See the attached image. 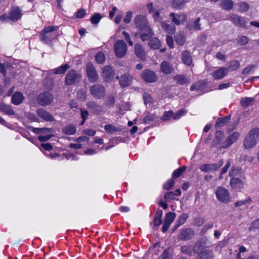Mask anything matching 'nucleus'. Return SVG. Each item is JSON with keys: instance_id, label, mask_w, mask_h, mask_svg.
<instances>
[{"instance_id": "63", "label": "nucleus", "mask_w": 259, "mask_h": 259, "mask_svg": "<svg viewBox=\"0 0 259 259\" xmlns=\"http://www.w3.org/2000/svg\"><path fill=\"white\" fill-rule=\"evenodd\" d=\"M166 40L167 45L170 48H172L174 47V40L172 36L167 35L166 38Z\"/></svg>"}, {"instance_id": "60", "label": "nucleus", "mask_w": 259, "mask_h": 259, "mask_svg": "<svg viewBox=\"0 0 259 259\" xmlns=\"http://www.w3.org/2000/svg\"><path fill=\"white\" fill-rule=\"evenodd\" d=\"M114 97L112 95L109 96L106 101V105L107 106L113 105L114 103Z\"/></svg>"}, {"instance_id": "44", "label": "nucleus", "mask_w": 259, "mask_h": 259, "mask_svg": "<svg viewBox=\"0 0 259 259\" xmlns=\"http://www.w3.org/2000/svg\"><path fill=\"white\" fill-rule=\"evenodd\" d=\"M143 99L145 104L146 105H148L149 107H151L153 100L151 95L148 93H144L143 94Z\"/></svg>"}, {"instance_id": "53", "label": "nucleus", "mask_w": 259, "mask_h": 259, "mask_svg": "<svg viewBox=\"0 0 259 259\" xmlns=\"http://www.w3.org/2000/svg\"><path fill=\"white\" fill-rule=\"evenodd\" d=\"M203 246L201 243L197 242L193 247V252L196 253H200V251L202 250Z\"/></svg>"}, {"instance_id": "4", "label": "nucleus", "mask_w": 259, "mask_h": 259, "mask_svg": "<svg viewBox=\"0 0 259 259\" xmlns=\"http://www.w3.org/2000/svg\"><path fill=\"white\" fill-rule=\"evenodd\" d=\"M215 194L217 200L223 203H228L231 200V197L229 191L223 187H218L215 191Z\"/></svg>"}, {"instance_id": "64", "label": "nucleus", "mask_w": 259, "mask_h": 259, "mask_svg": "<svg viewBox=\"0 0 259 259\" xmlns=\"http://www.w3.org/2000/svg\"><path fill=\"white\" fill-rule=\"evenodd\" d=\"M132 12L131 11H129L126 13V16L123 20V21L125 23H129L131 22L132 17Z\"/></svg>"}, {"instance_id": "37", "label": "nucleus", "mask_w": 259, "mask_h": 259, "mask_svg": "<svg viewBox=\"0 0 259 259\" xmlns=\"http://www.w3.org/2000/svg\"><path fill=\"white\" fill-rule=\"evenodd\" d=\"M237 6L238 7V11L241 12H246L250 8L249 4L245 2H239Z\"/></svg>"}, {"instance_id": "14", "label": "nucleus", "mask_w": 259, "mask_h": 259, "mask_svg": "<svg viewBox=\"0 0 259 259\" xmlns=\"http://www.w3.org/2000/svg\"><path fill=\"white\" fill-rule=\"evenodd\" d=\"M194 231L190 228L183 229L178 236V239L182 240H188L191 239L194 235Z\"/></svg>"}, {"instance_id": "41", "label": "nucleus", "mask_w": 259, "mask_h": 259, "mask_svg": "<svg viewBox=\"0 0 259 259\" xmlns=\"http://www.w3.org/2000/svg\"><path fill=\"white\" fill-rule=\"evenodd\" d=\"M95 59L97 63L102 64L105 60V56L102 52L98 53L95 56Z\"/></svg>"}, {"instance_id": "6", "label": "nucleus", "mask_w": 259, "mask_h": 259, "mask_svg": "<svg viewBox=\"0 0 259 259\" xmlns=\"http://www.w3.org/2000/svg\"><path fill=\"white\" fill-rule=\"evenodd\" d=\"M127 51V45L123 40H118L114 45V52L118 58H123Z\"/></svg>"}, {"instance_id": "3", "label": "nucleus", "mask_w": 259, "mask_h": 259, "mask_svg": "<svg viewBox=\"0 0 259 259\" xmlns=\"http://www.w3.org/2000/svg\"><path fill=\"white\" fill-rule=\"evenodd\" d=\"M259 140V130L255 128L249 131L243 142V147L249 149L254 147Z\"/></svg>"}, {"instance_id": "55", "label": "nucleus", "mask_w": 259, "mask_h": 259, "mask_svg": "<svg viewBox=\"0 0 259 259\" xmlns=\"http://www.w3.org/2000/svg\"><path fill=\"white\" fill-rule=\"evenodd\" d=\"M248 42V38L245 36H242L237 41V44L240 46H244Z\"/></svg>"}, {"instance_id": "19", "label": "nucleus", "mask_w": 259, "mask_h": 259, "mask_svg": "<svg viewBox=\"0 0 259 259\" xmlns=\"http://www.w3.org/2000/svg\"><path fill=\"white\" fill-rule=\"evenodd\" d=\"M133 78L128 73L122 75L119 79V83L122 87H126L132 83Z\"/></svg>"}, {"instance_id": "23", "label": "nucleus", "mask_w": 259, "mask_h": 259, "mask_svg": "<svg viewBox=\"0 0 259 259\" xmlns=\"http://www.w3.org/2000/svg\"><path fill=\"white\" fill-rule=\"evenodd\" d=\"M24 97L22 93L16 92L12 97V103L15 105H20L24 100Z\"/></svg>"}, {"instance_id": "12", "label": "nucleus", "mask_w": 259, "mask_h": 259, "mask_svg": "<svg viewBox=\"0 0 259 259\" xmlns=\"http://www.w3.org/2000/svg\"><path fill=\"white\" fill-rule=\"evenodd\" d=\"M223 164L222 160L220 161L218 163L215 164H203L200 166V169L205 172L215 171L220 168Z\"/></svg>"}, {"instance_id": "16", "label": "nucleus", "mask_w": 259, "mask_h": 259, "mask_svg": "<svg viewBox=\"0 0 259 259\" xmlns=\"http://www.w3.org/2000/svg\"><path fill=\"white\" fill-rule=\"evenodd\" d=\"M78 78H80L79 75L77 74L74 70H71L66 76L65 84L67 85H70L72 84Z\"/></svg>"}, {"instance_id": "13", "label": "nucleus", "mask_w": 259, "mask_h": 259, "mask_svg": "<svg viewBox=\"0 0 259 259\" xmlns=\"http://www.w3.org/2000/svg\"><path fill=\"white\" fill-rule=\"evenodd\" d=\"M114 72L111 66H105L102 69V76L106 81H109L113 79Z\"/></svg>"}, {"instance_id": "8", "label": "nucleus", "mask_w": 259, "mask_h": 259, "mask_svg": "<svg viewBox=\"0 0 259 259\" xmlns=\"http://www.w3.org/2000/svg\"><path fill=\"white\" fill-rule=\"evenodd\" d=\"M54 97L51 93L45 92L40 94L37 99L39 105L45 106L50 105L53 101Z\"/></svg>"}, {"instance_id": "39", "label": "nucleus", "mask_w": 259, "mask_h": 259, "mask_svg": "<svg viewBox=\"0 0 259 259\" xmlns=\"http://www.w3.org/2000/svg\"><path fill=\"white\" fill-rule=\"evenodd\" d=\"M253 103L254 99L250 97L242 98L240 101L241 105L245 107L253 105Z\"/></svg>"}, {"instance_id": "9", "label": "nucleus", "mask_w": 259, "mask_h": 259, "mask_svg": "<svg viewBox=\"0 0 259 259\" xmlns=\"http://www.w3.org/2000/svg\"><path fill=\"white\" fill-rule=\"evenodd\" d=\"M91 92L94 97L100 99L104 96L105 90L102 85L96 84L91 87Z\"/></svg>"}, {"instance_id": "43", "label": "nucleus", "mask_w": 259, "mask_h": 259, "mask_svg": "<svg viewBox=\"0 0 259 259\" xmlns=\"http://www.w3.org/2000/svg\"><path fill=\"white\" fill-rule=\"evenodd\" d=\"M176 217V214L175 212H169L165 215L164 221L171 224L175 220Z\"/></svg>"}, {"instance_id": "2", "label": "nucleus", "mask_w": 259, "mask_h": 259, "mask_svg": "<svg viewBox=\"0 0 259 259\" xmlns=\"http://www.w3.org/2000/svg\"><path fill=\"white\" fill-rule=\"evenodd\" d=\"M58 29V27L57 26H49L45 27L40 35L41 40L46 44L51 42L58 35L57 32Z\"/></svg>"}, {"instance_id": "17", "label": "nucleus", "mask_w": 259, "mask_h": 259, "mask_svg": "<svg viewBox=\"0 0 259 259\" xmlns=\"http://www.w3.org/2000/svg\"><path fill=\"white\" fill-rule=\"evenodd\" d=\"M134 49L136 56L141 60H145L146 58V54L142 45L136 44Z\"/></svg>"}, {"instance_id": "48", "label": "nucleus", "mask_w": 259, "mask_h": 259, "mask_svg": "<svg viewBox=\"0 0 259 259\" xmlns=\"http://www.w3.org/2000/svg\"><path fill=\"white\" fill-rule=\"evenodd\" d=\"M251 201V199L250 198V197H248L245 200H239L236 201L234 205L236 207H241L243 205H245L247 203L250 202Z\"/></svg>"}, {"instance_id": "49", "label": "nucleus", "mask_w": 259, "mask_h": 259, "mask_svg": "<svg viewBox=\"0 0 259 259\" xmlns=\"http://www.w3.org/2000/svg\"><path fill=\"white\" fill-rule=\"evenodd\" d=\"M175 38L176 42L180 46L183 45L185 41L184 36L181 34L176 35Z\"/></svg>"}, {"instance_id": "10", "label": "nucleus", "mask_w": 259, "mask_h": 259, "mask_svg": "<svg viewBox=\"0 0 259 259\" xmlns=\"http://www.w3.org/2000/svg\"><path fill=\"white\" fill-rule=\"evenodd\" d=\"M141 75L143 79L148 83L156 82L158 79V77L155 72L150 70H144Z\"/></svg>"}, {"instance_id": "46", "label": "nucleus", "mask_w": 259, "mask_h": 259, "mask_svg": "<svg viewBox=\"0 0 259 259\" xmlns=\"http://www.w3.org/2000/svg\"><path fill=\"white\" fill-rule=\"evenodd\" d=\"M102 18V16L99 13H95L91 18V21L93 24H98Z\"/></svg>"}, {"instance_id": "50", "label": "nucleus", "mask_w": 259, "mask_h": 259, "mask_svg": "<svg viewBox=\"0 0 259 259\" xmlns=\"http://www.w3.org/2000/svg\"><path fill=\"white\" fill-rule=\"evenodd\" d=\"M176 194L174 192H169L165 194L164 195V199L166 201L169 202L171 200H174L175 199L176 196Z\"/></svg>"}, {"instance_id": "20", "label": "nucleus", "mask_w": 259, "mask_h": 259, "mask_svg": "<svg viewBox=\"0 0 259 259\" xmlns=\"http://www.w3.org/2000/svg\"><path fill=\"white\" fill-rule=\"evenodd\" d=\"M200 21V18L199 17L197 18L195 20L190 21L187 23L186 27L190 30H200L201 29Z\"/></svg>"}, {"instance_id": "33", "label": "nucleus", "mask_w": 259, "mask_h": 259, "mask_svg": "<svg viewBox=\"0 0 259 259\" xmlns=\"http://www.w3.org/2000/svg\"><path fill=\"white\" fill-rule=\"evenodd\" d=\"M161 46L160 42L159 40L156 38L154 37L150 40L148 42V46L151 49L153 50H157L160 48Z\"/></svg>"}, {"instance_id": "30", "label": "nucleus", "mask_w": 259, "mask_h": 259, "mask_svg": "<svg viewBox=\"0 0 259 259\" xmlns=\"http://www.w3.org/2000/svg\"><path fill=\"white\" fill-rule=\"evenodd\" d=\"M0 110L5 114L9 115H13L15 114V111L12 106L10 105L2 104L0 105Z\"/></svg>"}, {"instance_id": "59", "label": "nucleus", "mask_w": 259, "mask_h": 259, "mask_svg": "<svg viewBox=\"0 0 259 259\" xmlns=\"http://www.w3.org/2000/svg\"><path fill=\"white\" fill-rule=\"evenodd\" d=\"M255 229H259V219L253 222L249 227L250 230Z\"/></svg>"}, {"instance_id": "36", "label": "nucleus", "mask_w": 259, "mask_h": 259, "mask_svg": "<svg viewBox=\"0 0 259 259\" xmlns=\"http://www.w3.org/2000/svg\"><path fill=\"white\" fill-rule=\"evenodd\" d=\"M163 212L161 210H158L153 221V225L154 226H159L162 223L161 217Z\"/></svg>"}, {"instance_id": "15", "label": "nucleus", "mask_w": 259, "mask_h": 259, "mask_svg": "<svg viewBox=\"0 0 259 259\" xmlns=\"http://www.w3.org/2000/svg\"><path fill=\"white\" fill-rule=\"evenodd\" d=\"M228 72V70L226 67H219L213 71L212 76L214 79H221L224 77Z\"/></svg>"}, {"instance_id": "24", "label": "nucleus", "mask_w": 259, "mask_h": 259, "mask_svg": "<svg viewBox=\"0 0 259 259\" xmlns=\"http://www.w3.org/2000/svg\"><path fill=\"white\" fill-rule=\"evenodd\" d=\"M161 26L169 34H174L176 31V27L175 25L169 22H162L161 23Z\"/></svg>"}, {"instance_id": "28", "label": "nucleus", "mask_w": 259, "mask_h": 259, "mask_svg": "<svg viewBox=\"0 0 259 259\" xmlns=\"http://www.w3.org/2000/svg\"><path fill=\"white\" fill-rule=\"evenodd\" d=\"M175 80L180 85H184L185 84L190 83L191 79L183 75H177L175 77Z\"/></svg>"}, {"instance_id": "26", "label": "nucleus", "mask_w": 259, "mask_h": 259, "mask_svg": "<svg viewBox=\"0 0 259 259\" xmlns=\"http://www.w3.org/2000/svg\"><path fill=\"white\" fill-rule=\"evenodd\" d=\"M230 186L235 189H241L244 185L243 182L238 178H233L230 182Z\"/></svg>"}, {"instance_id": "1", "label": "nucleus", "mask_w": 259, "mask_h": 259, "mask_svg": "<svg viewBox=\"0 0 259 259\" xmlns=\"http://www.w3.org/2000/svg\"><path fill=\"white\" fill-rule=\"evenodd\" d=\"M135 25L140 31L139 37L143 41L149 39L153 35L151 29L148 24L146 18L142 15L137 16L134 20Z\"/></svg>"}, {"instance_id": "47", "label": "nucleus", "mask_w": 259, "mask_h": 259, "mask_svg": "<svg viewBox=\"0 0 259 259\" xmlns=\"http://www.w3.org/2000/svg\"><path fill=\"white\" fill-rule=\"evenodd\" d=\"M181 251L185 254L188 255H192L193 250H192V247L190 245L183 246L181 248Z\"/></svg>"}, {"instance_id": "45", "label": "nucleus", "mask_w": 259, "mask_h": 259, "mask_svg": "<svg viewBox=\"0 0 259 259\" xmlns=\"http://www.w3.org/2000/svg\"><path fill=\"white\" fill-rule=\"evenodd\" d=\"M69 66H60L57 68L53 70V71L55 74H63L69 68Z\"/></svg>"}, {"instance_id": "35", "label": "nucleus", "mask_w": 259, "mask_h": 259, "mask_svg": "<svg viewBox=\"0 0 259 259\" xmlns=\"http://www.w3.org/2000/svg\"><path fill=\"white\" fill-rule=\"evenodd\" d=\"M188 215L186 213H182L181 214L178 218V221H177V224L174 228V230H177L180 226L183 225L188 218Z\"/></svg>"}, {"instance_id": "62", "label": "nucleus", "mask_w": 259, "mask_h": 259, "mask_svg": "<svg viewBox=\"0 0 259 259\" xmlns=\"http://www.w3.org/2000/svg\"><path fill=\"white\" fill-rule=\"evenodd\" d=\"M122 34L124 36L126 41L128 43L130 46H133V42L131 39L130 34L126 31L122 32Z\"/></svg>"}, {"instance_id": "58", "label": "nucleus", "mask_w": 259, "mask_h": 259, "mask_svg": "<svg viewBox=\"0 0 259 259\" xmlns=\"http://www.w3.org/2000/svg\"><path fill=\"white\" fill-rule=\"evenodd\" d=\"M161 70L165 74H168L171 72L172 69L170 66H161Z\"/></svg>"}, {"instance_id": "56", "label": "nucleus", "mask_w": 259, "mask_h": 259, "mask_svg": "<svg viewBox=\"0 0 259 259\" xmlns=\"http://www.w3.org/2000/svg\"><path fill=\"white\" fill-rule=\"evenodd\" d=\"M187 112L186 110H182L179 111L176 114L174 113L173 119L175 120H178L180 119L182 116H184L186 114Z\"/></svg>"}, {"instance_id": "38", "label": "nucleus", "mask_w": 259, "mask_h": 259, "mask_svg": "<svg viewBox=\"0 0 259 259\" xmlns=\"http://www.w3.org/2000/svg\"><path fill=\"white\" fill-rule=\"evenodd\" d=\"M229 120L230 117L229 116L218 119L215 125V128L217 129L221 128L222 126L226 125L229 122Z\"/></svg>"}, {"instance_id": "52", "label": "nucleus", "mask_w": 259, "mask_h": 259, "mask_svg": "<svg viewBox=\"0 0 259 259\" xmlns=\"http://www.w3.org/2000/svg\"><path fill=\"white\" fill-rule=\"evenodd\" d=\"M170 249L168 248L163 251L159 257V259H170Z\"/></svg>"}, {"instance_id": "61", "label": "nucleus", "mask_w": 259, "mask_h": 259, "mask_svg": "<svg viewBox=\"0 0 259 259\" xmlns=\"http://www.w3.org/2000/svg\"><path fill=\"white\" fill-rule=\"evenodd\" d=\"M178 15V19L180 21V24L181 23H184L187 19V16L184 14H177Z\"/></svg>"}, {"instance_id": "21", "label": "nucleus", "mask_w": 259, "mask_h": 259, "mask_svg": "<svg viewBox=\"0 0 259 259\" xmlns=\"http://www.w3.org/2000/svg\"><path fill=\"white\" fill-rule=\"evenodd\" d=\"M87 72L89 79L90 81H96L98 79V75L93 66H88Z\"/></svg>"}, {"instance_id": "31", "label": "nucleus", "mask_w": 259, "mask_h": 259, "mask_svg": "<svg viewBox=\"0 0 259 259\" xmlns=\"http://www.w3.org/2000/svg\"><path fill=\"white\" fill-rule=\"evenodd\" d=\"M104 129L107 133L109 134H114L116 132H120V127H116L115 125L111 124H107L105 125Z\"/></svg>"}, {"instance_id": "7", "label": "nucleus", "mask_w": 259, "mask_h": 259, "mask_svg": "<svg viewBox=\"0 0 259 259\" xmlns=\"http://www.w3.org/2000/svg\"><path fill=\"white\" fill-rule=\"evenodd\" d=\"M227 19L231 21L235 25L241 27H245L247 22L243 17L234 14L228 15Z\"/></svg>"}, {"instance_id": "25", "label": "nucleus", "mask_w": 259, "mask_h": 259, "mask_svg": "<svg viewBox=\"0 0 259 259\" xmlns=\"http://www.w3.org/2000/svg\"><path fill=\"white\" fill-rule=\"evenodd\" d=\"M37 115L46 121H53L54 120L53 117L47 111L42 109H39L37 111Z\"/></svg>"}, {"instance_id": "51", "label": "nucleus", "mask_w": 259, "mask_h": 259, "mask_svg": "<svg viewBox=\"0 0 259 259\" xmlns=\"http://www.w3.org/2000/svg\"><path fill=\"white\" fill-rule=\"evenodd\" d=\"M174 112L171 111L165 112L161 117L162 120H167L173 118Z\"/></svg>"}, {"instance_id": "5", "label": "nucleus", "mask_w": 259, "mask_h": 259, "mask_svg": "<svg viewBox=\"0 0 259 259\" xmlns=\"http://www.w3.org/2000/svg\"><path fill=\"white\" fill-rule=\"evenodd\" d=\"M32 132L35 134H39L38 139L40 142H45L53 137L51 134V129L49 128H33Z\"/></svg>"}, {"instance_id": "57", "label": "nucleus", "mask_w": 259, "mask_h": 259, "mask_svg": "<svg viewBox=\"0 0 259 259\" xmlns=\"http://www.w3.org/2000/svg\"><path fill=\"white\" fill-rule=\"evenodd\" d=\"M169 17L171 18L172 21L174 24L177 25H180V21L178 19L177 14H176L174 13H170Z\"/></svg>"}, {"instance_id": "22", "label": "nucleus", "mask_w": 259, "mask_h": 259, "mask_svg": "<svg viewBox=\"0 0 259 259\" xmlns=\"http://www.w3.org/2000/svg\"><path fill=\"white\" fill-rule=\"evenodd\" d=\"M220 7L225 11H230L233 9L234 2L232 0H220Z\"/></svg>"}, {"instance_id": "40", "label": "nucleus", "mask_w": 259, "mask_h": 259, "mask_svg": "<svg viewBox=\"0 0 259 259\" xmlns=\"http://www.w3.org/2000/svg\"><path fill=\"white\" fill-rule=\"evenodd\" d=\"M185 4L184 0H172V5L174 8L181 9L183 8Z\"/></svg>"}, {"instance_id": "42", "label": "nucleus", "mask_w": 259, "mask_h": 259, "mask_svg": "<svg viewBox=\"0 0 259 259\" xmlns=\"http://www.w3.org/2000/svg\"><path fill=\"white\" fill-rule=\"evenodd\" d=\"M186 169V166H183L181 167H180L178 168L177 169L175 170L173 174H172V178H177L180 176L183 172L185 171Z\"/></svg>"}, {"instance_id": "18", "label": "nucleus", "mask_w": 259, "mask_h": 259, "mask_svg": "<svg viewBox=\"0 0 259 259\" xmlns=\"http://www.w3.org/2000/svg\"><path fill=\"white\" fill-rule=\"evenodd\" d=\"M21 10L18 7H14L9 13V18L13 21H17L21 18Z\"/></svg>"}, {"instance_id": "27", "label": "nucleus", "mask_w": 259, "mask_h": 259, "mask_svg": "<svg viewBox=\"0 0 259 259\" xmlns=\"http://www.w3.org/2000/svg\"><path fill=\"white\" fill-rule=\"evenodd\" d=\"M88 106L92 110L94 113L97 114L102 113L104 111V109L102 106L96 104L94 102H90L88 103Z\"/></svg>"}, {"instance_id": "29", "label": "nucleus", "mask_w": 259, "mask_h": 259, "mask_svg": "<svg viewBox=\"0 0 259 259\" xmlns=\"http://www.w3.org/2000/svg\"><path fill=\"white\" fill-rule=\"evenodd\" d=\"M182 59L183 62L186 65H191L192 62L191 55L188 51H185L182 53Z\"/></svg>"}, {"instance_id": "34", "label": "nucleus", "mask_w": 259, "mask_h": 259, "mask_svg": "<svg viewBox=\"0 0 259 259\" xmlns=\"http://www.w3.org/2000/svg\"><path fill=\"white\" fill-rule=\"evenodd\" d=\"M63 133L67 135H74L76 131V127L72 124L67 125L63 129Z\"/></svg>"}, {"instance_id": "11", "label": "nucleus", "mask_w": 259, "mask_h": 259, "mask_svg": "<svg viewBox=\"0 0 259 259\" xmlns=\"http://www.w3.org/2000/svg\"><path fill=\"white\" fill-rule=\"evenodd\" d=\"M239 137V133L238 132H234L230 134L223 142L221 148L226 149L229 147L232 144L234 143L238 139Z\"/></svg>"}, {"instance_id": "32", "label": "nucleus", "mask_w": 259, "mask_h": 259, "mask_svg": "<svg viewBox=\"0 0 259 259\" xmlns=\"http://www.w3.org/2000/svg\"><path fill=\"white\" fill-rule=\"evenodd\" d=\"M213 257V254L211 251L205 250L199 253L196 259H212Z\"/></svg>"}, {"instance_id": "54", "label": "nucleus", "mask_w": 259, "mask_h": 259, "mask_svg": "<svg viewBox=\"0 0 259 259\" xmlns=\"http://www.w3.org/2000/svg\"><path fill=\"white\" fill-rule=\"evenodd\" d=\"M174 185L175 183L174 180L172 179H169L163 185V188L166 190H168L172 188Z\"/></svg>"}]
</instances>
